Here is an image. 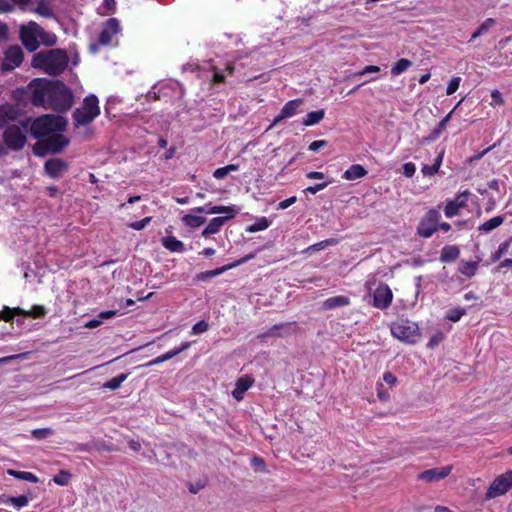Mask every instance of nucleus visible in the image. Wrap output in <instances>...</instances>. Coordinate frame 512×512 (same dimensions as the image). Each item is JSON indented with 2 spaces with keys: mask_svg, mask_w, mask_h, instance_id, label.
Segmentation results:
<instances>
[{
  "mask_svg": "<svg viewBox=\"0 0 512 512\" xmlns=\"http://www.w3.org/2000/svg\"><path fill=\"white\" fill-rule=\"evenodd\" d=\"M22 313H24V309L20 307L9 308L4 306L0 311V321L11 323L15 316H22Z\"/></svg>",
  "mask_w": 512,
  "mask_h": 512,
  "instance_id": "c85d7f7f",
  "label": "nucleus"
},
{
  "mask_svg": "<svg viewBox=\"0 0 512 512\" xmlns=\"http://www.w3.org/2000/svg\"><path fill=\"white\" fill-rule=\"evenodd\" d=\"M391 333L395 338L409 344L416 343L421 337L417 323L408 319H399L393 322Z\"/></svg>",
  "mask_w": 512,
  "mask_h": 512,
  "instance_id": "423d86ee",
  "label": "nucleus"
},
{
  "mask_svg": "<svg viewBox=\"0 0 512 512\" xmlns=\"http://www.w3.org/2000/svg\"><path fill=\"white\" fill-rule=\"evenodd\" d=\"M329 184H330V181H326V182H322V183H317L313 186H308L307 188L304 189V193L316 194L317 192L325 189Z\"/></svg>",
  "mask_w": 512,
  "mask_h": 512,
  "instance_id": "864d4df0",
  "label": "nucleus"
},
{
  "mask_svg": "<svg viewBox=\"0 0 512 512\" xmlns=\"http://www.w3.org/2000/svg\"><path fill=\"white\" fill-rule=\"evenodd\" d=\"M287 326H289L288 323L275 324L263 336L280 337L282 334L279 331Z\"/></svg>",
  "mask_w": 512,
  "mask_h": 512,
  "instance_id": "8fccbe9b",
  "label": "nucleus"
},
{
  "mask_svg": "<svg viewBox=\"0 0 512 512\" xmlns=\"http://www.w3.org/2000/svg\"><path fill=\"white\" fill-rule=\"evenodd\" d=\"M503 268H507L512 270V259L506 258L499 263V265L495 268V272H501Z\"/></svg>",
  "mask_w": 512,
  "mask_h": 512,
  "instance_id": "69168bd1",
  "label": "nucleus"
},
{
  "mask_svg": "<svg viewBox=\"0 0 512 512\" xmlns=\"http://www.w3.org/2000/svg\"><path fill=\"white\" fill-rule=\"evenodd\" d=\"M121 31L120 23L117 18H109L103 23V27L97 41L90 44V50L93 53L98 51L99 46H108L112 44V39Z\"/></svg>",
  "mask_w": 512,
  "mask_h": 512,
  "instance_id": "6e6552de",
  "label": "nucleus"
},
{
  "mask_svg": "<svg viewBox=\"0 0 512 512\" xmlns=\"http://www.w3.org/2000/svg\"><path fill=\"white\" fill-rule=\"evenodd\" d=\"M325 111L320 109L317 111L309 112L303 119L302 123L304 126H313L324 119Z\"/></svg>",
  "mask_w": 512,
  "mask_h": 512,
  "instance_id": "473e14b6",
  "label": "nucleus"
},
{
  "mask_svg": "<svg viewBox=\"0 0 512 512\" xmlns=\"http://www.w3.org/2000/svg\"><path fill=\"white\" fill-rule=\"evenodd\" d=\"M100 115L98 98L91 94L84 98L82 106L72 113V119L76 127L87 125Z\"/></svg>",
  "mask_w": 512,
  "mask_h": 512,
  "instance_id": "20e7f679",
  "label": "nucleus"
},
{
  "mask_svg": "<svg viewBox=\"0 0 512 512\" xmlns=\"http://www.w3.org/2000/svg\"><path fill=\"white\" fill-rule=\"evenodd\" d=\"M38 41H39V43L41 42L45 46L51 47V46H54L57 43V36L55 34H53V33L45 31L40 26Z\"/></svg>",
  "mask_w": 512,
  "mask_h": 512,
  "instance_id": "58836bf2",
  "label": "nucleus"
},
{
  "mask_svg": "<svg viewBox=\"0 0 512 512\" xmlns=\"http://www.w3.org/2000/svg\"><path fill=\"white\" fill-rule=\"evenodd\" d=\"M68 145L69 139L60 132H55L37 141L33 146V153L35 156L43 157L48 153H59Z\"/></svg>",
  "mask_w": 512,
  "mask_h": 512,
  "instance_id": "39448f33",
  "label": "nucleus"
},
{
  "mask_svg": "<svg viewBox=\"0 0 512 512\" xmlns=\"http://www.w3.org/2000/svg\"><path fill=\"white\" fill-rule=\"evenodd\" d=\"M238 170H239L238 164H234V163L228 164L224 167L217 168L213 172V177L220 180V179L225 178L230 172H234V171H238Z\"/></svg>",
  "mask_w": 512,
  "mask_h": 512,
  "instance_id": "ea45409f",
  "label": "nucleus"
},
{
  "mask_svg": "<svg viewBox=\"0 0 512 512\" xmlns=\"http://www.w3.org/2000/svg\"><path fill=\"white\" fill-rule=\"evenodd\" d=\"M393 300V293L387 284H380L373 294V306L377 309H387Z\"/></svg>",
  "mask_w": 512,
  "mask_h": 512,
  "instance_id": "2eb2a0df",
  "label": "nucleus"
},
{
  "mask_svg": "<svg viewBox=\"0 0 512 512\" xmlns=\"http://www.w3.org/2000/svg\"><path fill=\"white\" fill-rule=\"evenodd\" d=\"M254 379L249 375H244L236 381L235 389L232 391L234 399L240 401L243 399L244 393L253 385Z\"/></svg>",
  "mask_w": 512,
  "mask_h": 512,
  "instance_id": "412c9836",
  "label": "nucleus"
},
{
  "mask_svg": "<svg viewBox=\"0 0 512 512\" xmlns=\"http://www.w3.org/2000/svg\"><path fill=\"white\" fill-rule=\"evenodd\" d=\"M69 64L67 51L60 48L49 49L35 53L31 66L47 75L57 77L61 75Z\"/></svg>",
  "mask_w": 512,
  "mask_h": 512,
  "instance_id": "f03ea898",
  "label": "nucleus"
},
{
  "mask_svg": "<svg viewBox=\"0 0 512 512\" xmlns=\"http://www.w3.org/2000/svg\"><path fill=\"white\" fill-rule=\"evenodd\" d=\"M9 37V28L8 25L4 22L0 21V42L6 41Z\"/></svg>",
  "mask_w": 512,
  "mask_h": 512,
  "instance_id": "e2e57ef3",
  "label": "nucleus"
},
{
  "mask_svg": "<svg viewBox=\"0 0 512 512\" xmlns=\"http://www.w3.org/2000/svg\"><path fill=\"white\" fill-rule=\"evenodd\" d=\"M466 314V310L462 307L449 309L445 318L451 322H458L462 316Z\"/></svg>",
  "mask_w": 512,
  "mask_h": 512,
  "instance_id": "c03bdc74",
  "label": "nucleus"
},
{
  "mask_svg": "<svg viewBox=\"0 0 512 512\" xmlns=\"http://www.w3.org/2000/svg\"><path fill=\"white\" fill-rule=\"evenodd\" d=\"M512 243V239H508L504 242H502L497 250L491 254L490 260L491 262H497L499 261L509 250Z\"/></svg>",
  "mask_w": 512,
  "mask_h": 512,
  "instance_id": "4c0bfd02",
  "label": "nucleus"
},
{
  "mask_svg": "<svg viewBox=\"0 0 512 512\" xmlns=\"http://www.w3.org/2000/svg\"><path fill=\"white\" fill-rule=\"evenodd\" d=\"M39 31L40 25L35 21L20 26L19 38L28 52H35L39 48Z\"/></svg>",
  "mask_w": 512,
  "mask_h": 512,
  "instance_id": "1a4fd4ad",
  "label": "nucleus"
},
{
  "mask_svg": "<svg viewBox=\"0 0 512 512\" xmlns=\"http://www.w3.org/2000/svg\"><path fill=\"white\" fill-rule=\"evenodd\" d=\"M103 8L105 12L102 15L113 14L116 11V1L115 0H103Z\"/></svg>",
  "mask_w": 512,
  "mask_h": 512,
  "instance_id": "5fc2aeb1",
  "label": "nucleus"
},
{
  "mask_svg": "<svg viewBox=\"0 0 512 512\" xmlns=\"http://www.w3.org/2000/svg\"><path fill=\"white\" fill-rule=\"evenodd\" d=\"M328 145V141L326 140H315L310 143L308 149L312 152H318L321 148L326 147Z\"/></svg>",
  "mask_w": 512,
  "mask_h": 512,
  "instance_id": "bf43d9fd",
  "label": "nucleus"
},
{
  "mask_svg": "<svg viewBox=\"0 0 512 512\" xmlns=\"http://www.w3.org/2000/svg\"><path fill=\"white\" fill-rule=\"evenodd\" d=\"M303 103L302 99H293L284 104L280 113L273 119L270 127L276 126L281 121L287 118L295 116L298 112L299 107Z\"/></svg>",
  "mask_w": 512,
  "mask_h": 512,
  "instance_id": "a211bd4d",
  "label": "nucleus"
},
{
  "mask_svg": "<svg viewBox=\"0 0 512 512\" xmlns=\"http://www.w3.org/2000/svg\"><path fill=\"white\" fill-rule=\"evenodd\" d=\"M24 60V53L20 46L12 45L4 52V59L1 65L3 71H12L19 67Z\"/></svg>",
  "mask_w": 512,
  "mask_h": 512,
  "instance_id": "f8f14e48",
  "label": "nucleus"
},
{
  "mask_svg": "<svg viewBox=\"0 0 512 512\" xmlns=\"http://www.w3.org/2000/svg\"><path fill=\"white\" fill-rule=\"evenodd\" d=\"M416 172V166L414 163L412 162H407L403 165V174L407 177V178H411L414 176Z\"/></svg>",
  "mask_w": 512,
  "mask_h": 512,
  "instance_id": "13d9d810",
  "label": "nucleus"
},
{
  "mask_svg": "<svg viewBox=\"0 0 512 512\" xmlns=\"http://www.w3.org/2000/svg\"><path fill=\"white\" fill-rule=\"evenodd\" d=\"M297 201L296 196H291L278 204V209L284 210L293 205Z\"/></svg>",
  "mask_w": 512,
  "mask_h": 512,
  "instance_id": "680f3d73",
  "label": "nucleus"
},
{
  "mask_svg": "<svg viewBox=\"0 0 512 512\" xmlns=\"http://www.w3.org/2000/svg\"><path fill=\"white\" fill-rule=\"evenodd\" d=\"M213 77H212V83H223L225 81V76L222 72L218 71L216 67H213Z\"/></svg>",
  "mask_w": 512,
  "mask_h": 512,
  "instance_id": "0e129e2a",
  "label": "nucleus"
},
{
  "mask_svg": "<svg viewBox=\"0 0 512 512\" xmlns=\"http://www.w3.org/2000/svg\"><path fill=\"white\" fill-rule=\"evenodd\" d=\"M337 243H338L337 239L329 238V239H325L323 241H320L318 243H315V244L309 246L305 251H307V252H317V251L325 249L328 246H334Z\"/></svg>",
  "mask_w": 512,
  "mask_h": 512,
  "instance_id": "a19ab883",
  "label": "nucleus"
},
{
  "mask_svg": "<svg viewBox=\"0 0 512 512\" xmlns=\"http://www.w3.org/2000/svg\"><path fill=\"white\" fill-rule=\"evenodd\" d=\"M495 25L496 20L494 18L485 19L482 22V24L478 27V29L471 35L470 42L486 34L489 31V29Z\"/></svg>",
  "mask_w": 512,
  "mask_h": 512,
  "instance_id": "7c9ffc66",
  "label": "nucleus"
},
{
  "mask_svg": "<svg viewBox=\"0 0 512 512\" xmlns=\"http://www.w3.org/2000/svg\"><path fill=\"white\" fill-rule=\"evenodd\" d=\"M152 220V217L148 216L139 221L130 222L127 224L129 228L140 231L144 229Z\"/></svg>",
  "mask_w": 512,
  "mask_h": 512,
  "instance_id": "09e8293b",
  "label": "nucleus"
},
{
  "mask_svg": "<svg viewBox=\"0 0 512 512\" xmlns=\"http://www.w3.org/2000/svg\"><path fill=\"white\" fill-rule=\"evenodd\" d=\"M460 82H461L460 77H453L448 83V86L446 89V94L447 95L454 94L458 90V88L460 86Z\"/></svg>",
  "mask_w": 512,
  "mask_h": 512,
  "instance_id": "603ef678",
  "label": "nucleus"
},
{
  "mask_svg": "<svg viewBox=\"0 0 512 512\" xmlns=\"http://www.w3.org/2000/svg\"><path fill=\"white\" fill-rule=\"evenodd\" d=\"M53 433L54 431L51 428H38L31 431V435L37 440L45 439Z\"/></svg>",
  "mask_w": 512,
  "mask_h": 512,
  "instance_id": "de8ad7c7",
  "label": "nucleus"
},
{
  "mask_svg": "<svg viewBox=\"0 0 512 512\" xmlns=\"http://www.w3.org/2000/svg\"><path fill=\"white\" fill-rule=\"evenodd\" d=\"M29 500L26 495H20L17 497L10 496V497H1L0 498V504H12L16 508L20 509L22 507H25L28 504Z\"/></svg>",
  "mask_w": 512,
  "mask_h": 512,
  "instance_id": "c756f323",
  "label": "nucleus"
},
{
  "mask_svg": "<svg viewBox=\"0 0 512 512\" xmlns=\"http://www.w3.org/2000/svg\"><path fill=\"white\" fill-rule=\"evenodd\" d=\"M127 374H119L103 384V388L110 390H116L120 388L121 384L126 380Z\"/></svg>",
  "mask_w": 512,
  "mask_h": 512,
  "instance_id": "79ce46f5",
  "label": "nucleus"
},
{
  "mask_svg": "<svg viewBox=\"0 0 512 512\" xmlns=\"http://www.w3.org/2000/svg\"><path fill=\"white\" fill-rule=\"evenodd\" d=\"M184 225L190 228H198L206 222V218L203 216L186 214L182 217Z\"/></svg>",
  "mask_w": 512,
  "mask_h": 512,
  "instance_id": "72a5a7b5",
  "label": "nucleus"
},
{
  "mask_svg": "<svg viewBox=\"0 0 512 512\" xmlns=\"http://www.w3.org/2000/svg\"><path fill=\"white\" fill-rule=\"evenodd\" d=\"M189 347H190V343L189 342H183L179 347H176V348H174L172 350L167 351L164 354H161V355L157 356L152 361H150V363L148 365L159 364V363H162L164 361L170 360L173 357H175L176 355L180 354L182 351L188 349Z\"/></svg>",
  "mask_w": 512,
  "mask_h": 512,
  "instance_id": "5701e85b",
  "label": "nucleus"
},
{
  "mask_svg": "<svg viewBox=\"0 0 512 512\" xmlns=\"http://www.w3.org/2000/svg\"><path fill=\"white\" fill-rule=\"evenodd\" d=\"M33 85L30 101L35 107L67 112L74 103L71 89L60 80H37Z\"/></svg>",
  "mask_w": 512,
  "mask_h": 512,
  "instance_id": "f257e3e1",
  "label": "nucleus"
},
{
  "mask_svg": "<svg viewBox=\"0 0 512 512\" xmlns=\"http://www.w3.org/2000/svg\"><path fill=\"white\" fill-rule=\"evenodd\" d=\"M368 171L360 164L351 165L343 174L345 180H356L367 175Z\"/></svg>",
  "mask_w": 512,
  "mask_h": 512,
  "instance_id": "393cba45",
  "label": "nucleus"
},
{
  "mask_svg": "<svg viewBox=\"0 0 512 512\" xmlns=\"http://www.w3.org/2000/svg\"><path fill=\"white\" fill-rule=\"evenodd\" d=\"M438 171L439 170L434 165H427V164L423 165V167L421 169V172L424 176H433L436 173H438Z\"/></svg>",
  "mask_w": 512,
  "mask_h": 512,
  "instance_id": "052dcab7",
  "label": "nucleus"
},
{
  "mask_svg": "<svg viewBox=\"0 0 512 512\" xmlns=\"http://www.w3.org/2000/svg\"><path fill=\"white\" fill-rule=\"evenodd\" d=\"M162 245L171 252L181 253L185 250L184 243L174 236H167L162 239Z\"/></svg>",
  "mask_w": 512,
  "mask_h": 512,
  "instance_id": "cd10ccee",
  "label": "nucleus"
},
{
  "mask_svg": "<svg viewBox=\"0 0 512 512\" xmlns=\"http://www.w3.org/2000/svg\"><path fill=\"white\" fill-rule=\"evenodd\" d=\"M413 65L412 61L406 58L399 59L391 68V74L398 76Z\"/></svg>",
  "mask_w": 512,
  "mask_h": 512,
  "instance_id": "c9c22d12",
  "label": "nucleus"
},
{
  "mask_svg": "<svg viewBox=\"0 0 512 512\" xmlns=\"http://www.w3.org/2000/svg\"><path fill=\"white\" fill-rule=\"evenodd\" d=\"M452 469H453L452 465L427 469V470L422 471L418 475V480L425 481L427 483L440 481V480L448 477L450 475V473L452 472Z\"/></svg>",
  "mask_w": 512,
  "mask_h": 512,
  "instance_id": "dca6fc26",
  "label": "nucleus"
},
{
  "mask_svg": "<svg viewBox=\"0 0 512 512\" xmlns=\"http://www.w3.org/2000/svg\"><path fill=\"white\" fill-rule=\"evenodd\" d=\"M512 488V470H508L505 473L497 476L486 492L487 499H493L504 495Z\"/></svg>",
  "mask_w": 512,
  "mask_h": 512,
  "instance_id": "9d476101",
  "label": "nucleus"
},
{
  "mask_svg": "<svg viewBox=\"0 0 512 512\" xmlns=\"http://www.w3.org/2000/svg\"><path fill=\"white\" fill-rule=\"evenodd\" d=\"M460 256V249L457 245H446L442 248L440 254V262L451 263L458 259Z\"/></svg>",
  "mask_w": 512,
  "mask_h": 512,
  "instance_id": "b1692460",
  "label": "nucleus"
},
{
  "mask_svg": "<svg viewBox=\"0 0 512 512\" xmlns=\"http://www.w3.org/2000/svg\"><path fill=\"white\" fill-rule=\"evenodd\" d=\"M69 170V163L62 158H51L44 163L45 174L52 179H59Z\"/></svg>",
  "mask_w": 512,
  "mask_h": 512,
  "instance_id": "ddd939ff",
  "label": "nucleus"
},
{
  "mask_svg": "<svg viewBox=\"0 0 512 512\" xmlns=\"http://www.w3.org/2000/svg\"><path fill=\"white\" fill-rule=\"evenodd\" d=\"M14 9V6L8 0H0V13H8Z\"/></svg>",
  "mask_w": 512,
  "mask_h": 512,
  "instance_id": "338daca9",
  "label": "nucleus"
},
{
  "mask_svg": "<svg viewBox=\"0 0 512 512\" xmlns=\"http://www.w3.org/2000/svg\"><path fill=\"white\" fill-rule=\"evenodd\" d=\"M251 465L253 467V469L256 471V472H266L267 471V466L265 464V461L262 457H259V456H254L251 458Z\"/></svg>",
  "mask_w": 512,
  "mask_h": 512,
  "instance_id": "49530a36",
  "label": "nucleus"
},
{
  "mask_svg": "<svg viewBox=\"0 0 512 512\" xmlns=\"http://www.w3.org/2000/svg\"><path fill=\"white\" fill-rule=\"evenodd\" d=\"M66 122L61 116L42 115L34 119L30 126V134L33 138L42 140L55 132H62L65 129Z\"/></svg>",
  "mask_w": 512,
  "mask_h": 512,
  "instance_id": "7ed1b4c3",
  "label": "nucleus"
},
{
  "mask_svg": "<svg viewBox=\"0 0 512 512\" xmlns=\"http://www.w3.org/2000/svg\"><path fill=\"white\" fill-rule=\"evenodd\" d=\"M71 473L67 470H60V472L53 477V481L60 486H66L70 482Z\"/></svg>",
  "mask_w": 512,
  "mask_h": 512,
  "instance_id": "a18cd8bd",
  "label": "nucleus"
},
{
  "mask_svg": "<svg viewBox=\"0 0 512 512\" xmlns=\"http://www.w3.org/2000/svg\"><path fill=\"white\" fill-rule=\"evenodd\" d=\"M380 71V67L379 66H376V65H368V66H365L361 71L359 72H356L354 74L355 77H361V76H364L368 73H377Z\"/></svg>",
  "mask_w": 512,
  "mask_h": 512,
  "instance_id": "4d7b16f0",
  "label": "nucleus"
},
{
  "mask_svg": "<svg viewBox=\"0 0 512 512\" xmlns=\"http://www.w3.org/2000/svg\"><path fill=\"white\" fill-rule=\"evenodd\" d=\"M21 126L22 127L12 124L7 126L3 131V142L13 151L22 150L27 142L25 131L27 130L28 122L22 121Z\"/></svg>",
  "mask_w": 512,
  "mask_h": 512,
  "instance_id": "0eeeda50",
  "label": "nucleus"
},
{
  "mask_svg": "<svg viewBox=\"0 0 512 512\" xmlns=\"http://www.w3.org/2000/svg\"><path fill=\"white\" fill-rule=\"evenodd\" d=\"M255 257V254L254 253H251V254H248L236 261H234L233 263H230V264H227V265H224L222 267H219V268H216L214 270H209V271H205V272H202L198 275V279L200 280H206V279H209V278H213L215 276H218L232 268H235V267H238L246 262H248L249 260L253 259Z\"/></svg>",
  "mask_w": 512,
  "mask_h": 512,
  "instance_id": "f3484780",
  "label": "nucleus"
},
{
  "mask_svg": "<svg viewBox=\"0 0 512 512\" xmlns=\"http://www.w3.org/2000/svg\"><path fill=\"white\" fill-rule=\"evenodd\" d=\"M349 304L350 299L348 297L339 295L327 298L323 303V307L327 310H331L337 307L348 306Z\"/></svg>",
  "mask_w": 512,
  "mask_h": 512,
  "instance_id": "bb28decb",
  "label": "nucleus"
},
{
  "mask_svg": "<svg viewBox=\"0 0 512 512\" xmlns=\"http://www.w3.org/2000/svg\"><path fill=\"white\" fill-rule=\"evenodd\" d=\"M440 213L436 209H430L421 219L417 233L423 238L431 237L438 230Z\"/></svg>",
  "mask_w": 512,
  "mask_h": 512,
  "instance_id": "9b49d317",
  "label": "nucleus"
},
{
  "mask_svg": "<svg viewBox=\"0 0 512 512\" xmlns=\"http://www.w3.org/2000/svg\"><path fill=\"white\" fill-rule=\"evenodd\" d=\"M234 218V215L219 216L210 220L208 225L202 231V236L207 237L209 235L217 234L223 225L229 220Z\"/></svg>",
  "mask_w": 512,
  "mask_h": 512,
  "instance_id": "4be33fe9",
  "label": "nucleus"
},
{
  "mask_svg": "<svg viewBox=\"0 0 512 512\" xmlns=\"http://www.w3.org/2000/svg\"><path fill=\"white\" fill-rule=\"evenodd\" d=\"M193 211L199 214L206 213V214H227V215H234L235 216V209L233 206H213L211 203H208L204 206H199L193 208Z\"/></svg>",
  "mask_w": 512,
  "mask_h": 512,
  "instance_id": "aec40b11",
  "label": "nucleus"
},
{
  "mask_svg": "<svg viewBox=\"0 0 512 512\" xmlns=\"http://www.w3.org/2000/svg\"><path fill=\"white\" fill-rule=\"evenodd\" d=\"M383 380L390 386H393L397 383V378L391 372H385L383 374Z\"/></svg>",
  "mask_w": 512,
  "mask_h": 512,
  "instance_id": "774afa93",
  "label": "nucleus"
},
{
  "mask_svg": "<svg viewBox=\"0 0 512 512\" xmlns=\"http://www.w3.org/2000/svg\"><path fill=\"white\" fill-rule=\"evenodd\" d=\"M47 314V309L43 305H33L30 310H24L22 316L30 317L33 319L44 318Z\"/></svg>",
  "mask_w": 512,
  "mask_h": 512,
  "instance_id": "e433bc0d",
  "label": "nucleus"
},
{
  "mask_svg": "<svg viewBox=\"0 0 512 512\" xmlns=\"http://www.w3.org/2000/svg\"><path fill=\"white\" fill-rule=\"evenodd\" d=\"M479 261H468V262H462L459 267V272L467 277H473L478 269Z\"/></svg>",
  "mask_w": 512,
  "mask_h": 512,
  "instance_id": "f704fd0d",
  "label": "nucleus"
},
{
  "mask_svg": "<svg viewBox=\"0 0 512 512\" xmlns=\"http://www.w3.org/2000/svg\"><path fill=\"white\" fill-rule=\"evenodd\" d=\"M209 328V324L205 320H201L193 325L191 333L194 335H199L206 332Z\"/></svg>",
  "mask_w": 512,
  "mask_h": 512,
  "instance_id": "3c124183",
  "label": "nucleus"
},
{
  "mask_svg": "<svg viewBox=\"0 0 512 512\" xmlns=\"http://www.w3.org/2000/svg\"><path fill=\"white\" fill-rule=\"evenodd\" d=\"M469 190L462 191L456 195L454 199H448L444 207V214L447 218H452L458 215L460 209L467 206Z\"/></svg>",
  "mask_w": 512,
  "mask_h": 512,
  "instance_id": "4468645a",
  "label": "nucleus"
},
{
  "mask_svg": "<svg viewBox=\"0 0 512 512\" xmlns=\"http://www.w3.org/2000/svg\"><path fill=\"white\" fill-rule=\"evenodd\" d=\"M269 227V221L266 217L259 218L255 223L249 225L246 229L247 232L255 233L263 231Z\"/></svg>",
  "mask_w": 512,
  "mask_h": 512,
  "instance_id": "37998d69",
  "label": "nucleus"
},
{
  "mask_svg": "<svg viewBox=\"0 0 512 512\" xmlns=\"http://www.w3.org/2000/svg\"><path fill=\"white\" fill-rule=\"evenodd\" d=\"M8 475L13 476L16 479L31 482V483H37L39 481L38 477L33 474L32 472L27 471H18L13 469L7 470Z\"/></svg>",
  "mask_w": 512,
  "mask_h": 512,
  "instance_id": "2f4dec72",
  "label": "nucleus"
},
{
  "mask_svg": "<svg viewBox=\"0 0 512 512\" xmlns=\"http://www.w3.org/2000/svg\"><path fill=\"white\" fill-rule=\"evenodd\" d=\"M505 218L502 215L494 216L486 222L482 223L478 227V231L484 234L490 233L492 230L496 229L500 225L503 224Z\"/></svg>",
  "mask_w": 512,
  "mask_h": 512,
  "instance_id": "a878e982",
  "label": "nucleus"
},
{
  "mask_svg": "<svg viewBox=\"0 0 512 512\" xmlns=\"http://www.w3.org/2000/svg\"><path fill=\"white\" fill-rule=\"evenodd\" d=\"M18 118V111L9 104L0 105V129L10 126Z\"/></svg>",
  "mask_w": 512,
  "mask_h": 512,
  "instance_id": "6ab92c4d",
  "label": "nucleus"
},
{
  "mask_svg": "<svg viewBox=\"0 0 512 512\" xmlns=\"http://www.w3.org/2000/svg\"><path fill=\"white\" fill-rule=\"evenodd\" d=\"M491 98H492V102H491V105H494V106H502L504 104V99L502 97V94L500 93L499 90L497 89H494L492 92H491Z\"/></svg>",
  "mask_w": 512,
  "mask_h": 512,
  "instance_id": "6e6d98bb",
  "label": "nucleus"
}]
</instances>
